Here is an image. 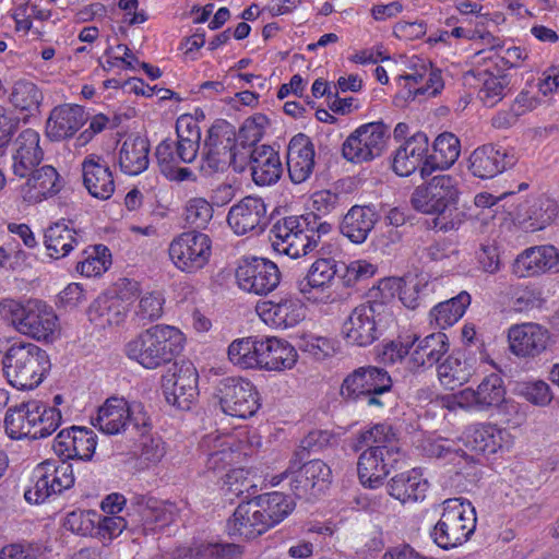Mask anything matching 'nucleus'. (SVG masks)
Returning <instances> with one entry per match:
<instances>
[{"label":"nucleus","mask_w":559,"mask_h":559,"mask_svg":"<svg viewBox=\"0 0 559 559\" xmlns=\"http://www.w3.org/2000/svg\"><path fill=\"white\" fill-rule=\"evenodd\" d=\"M474 364L475 359L468 357L465 350L453 352L438 366L441 383L451 389L466 383L475 371Z\"/></svg>","instance_id":"nucleus-40"},{"label":"nucleus","mask_w":559,"mask_h":559,"mask_svg":"<svg viewBox=\"0 0 559 559\" xmlns=\"http://www.w3.org/2000/svg\"><path fill=\"white\" fill-rule=\"evenodd\" d=\"M266 531L286 519L295 509L294 500L278 491L259 495L253 498Z\"/></svg>","instance_id":"nucleus-39"},{"label":"nucleus","mask_w":559,"mask_h":559,"mask_svg":"<svg viewBox=\"0 0 559 559\" xmlns=\"http://www.w3.org/2000/svg\"><path fill=\"white\" fill-rule=\"evenodd\" d=\"M236 280L242 290L266 295L278 286L281 272L277 265L267 259L243 258L236 270Z\"/></svg>","instance_id":"nucleus-14"},{"label":"nucleus","mask_w":559,"mask_h":559,"mask_svg":"<svg viewBox=\"0 0 559 559\" xmlns=\"http://www.w3.org/2000/svg\"><path fill=\"white\" fill-rule=\"evenodd\" d=\"M386 488L388 493L402 503L415 502L425 498L428 481L413 468L393 476Z\"/></svg>","instance_id":"nucleus-37"},{"label":"nucleus","mask_w":559,"mask_h":559,"mask_svg":"<svg viewBox=\"0 0 559 559\" xmlns=\"http://www.w3.org/2000/svg\"><path fill=\"white\" fill-rule=\"evenodd\" d=\"M261 336L235 340L228 346L229 360L242 369H258Z\"/></svg>","instance_id":"nucleus-47"},{"label":"nucleus","mask_w":559,"mask_h":559,"mask_svg":"<svg viewBox=\"0 0 559 559\" xmlns=\"http://www.w3.org/2000/svg\"><path fill=\"white\" fill-rule=\"evenodd\" d=\"M38 407H41V401L38 400L22 402L19 405L9 407L4 418L7 435L13 440L32 439L34 418H38Z\"/></svg>","instance_id":"nucleus-35"},{"label":"nucleus","mask_w":559,"mask_h":559,"mask_svg":"<svg viewBox=\"0 0 559 559\" xmlns=\"http://www.w3.org/2000/svg\"><path fill=\"white\" fill-rule=\"evenodd\" d=\"M128 403L118 397L108 399L93 419L94 427L106 435L127 433Z\"/></svg>","instance_id":"nucleus-43"},{"label":"nucleus","mask_w":559,"mask_h":559,"mask_svg":"<svg viewBox=\"0 0 559 559\" xmlns=\"http://www.w3.org/2000/svg\"><path fill=\"white\" fill-rule=\"evenodd\" d=\"M36 483L33 489L25 491V499L35 503L44 502L52 493H61L74 484L72 465L67 461L56 463L46 461L36 471Z\"/></svg>","instance_id":"nucleus-16"},{"label":"nucleus","mask_w":559,"mask_h":559,"mask_svg":"<svg viewBox=\"0 0 559 559\" xmlns=\"http://www.w3.org/2000/svg\"><path fill=\"white\" fill-rule=\"evenodd\" d=\"M236 146L237 133L235 127L226 120H216L209 129L203 143L201 173L211 177L218 171H223L228 164H235Z\"/></svg>","instance_id":"nucleus-10"},{"label":"nucleus","mask_w":559,"mask_h":559,"mask_svg":"<svg viewBox=\"0 0 559 559\" xmlns=\"http://www.w3.org/2000/svg\"><path fill=\"white\" fill-rule=\"evenodd\" d=\"M8 382L19 390H33L44 380L51 364L46 350L33 343L15 342L2 358Z\"/></svg>","instance_id":"nucleus-5"},{"label":"nucleus","mask_w":559,"mask_h":559,"mask_svg":"<svg viewBox=\"0 0 559 559\" xmlns=\"http://www.w3.org/2000/svg\"><path fill=\"white\" fill-rule=\"evenodd\" d=\"M469 304V294L461 292L457 296L435 306L430 311V317L440 329H445L463 317Z\"/></svg>","instance_id":"nucleus-46"},{"label":"nucleus","mask_w":559,"mask_h":559,"mask_svg":"<svg viewBox=\"0 0 559 559\" xmlns=\"http://www.w3.org/2000/svg\"><path fill=\"white\" fill-rule=\"evenodd\" d=\"M461 151L460 140L450 132L439 134L429 154L420 168V176L425 178L436 169H448L459 158Z\"/></svg>","instance_id":"nucleus-34"},{"label":"nucleus","mask_w":559,"mask_h":559,"mask_svg":"<svg viewBox=\"0 0 559 559\" xmlns=\"http://www.w3.org/2000/svg\"><path fill=\"white\" fill-rule=\"evenodd\" d=\"M358 442L368 448L381 447L384 450H389V447L400 448L393 427L386 423L377 424L370 429L360 432Z\"/></svg>","instance_id":"nucleus-53"},{"label":"nucleus","mask_w":559,"mask_h":559,"mask_svg":"<svg viewBox=\"0 0 559 559\" xmlns=\"http://www.w3.org/2000/svg\"><path fill=\"white\" fill-rule=\"evenodd\" d=\"M338 274H341V266L335 260L319 258L311 264L307 274L297 281V289L310 299L308 295L313 289H323L329 286Z\"/></svg>","instance_id":"nucleus-42"},{"label":"nucleus","mask_w":559,"mask_h":559,"mask_svg":"<svg viewBox=\"0 0 559 559\" xmlns=\"http://www.w3.org/2000/svg\"><path fill=\"white\" fill-rule=\"evenodd\" d=\"M241 549L235 544H201L186 559H240Z\"/></svg>","instance_id":"nucleus-54"},{"label":"nucleus","mask_w":559,"mask_h":559,"mask_svg":"<svg viewBox=\"0 0 559 559\" xmlns=\"http://www.w3.org/2000/svg\"><path fill=\"white\" fill-rule=\"evenodd\" d=\"M516 160L514 154L510 153L508 148L485 144L475 148L471 154L468 169L475 177L491 179L512 168Z\"/></svg>","instance_id":"nucleus-18"},{"label":"nucleus","mask_w":559,"mask_h":559,"mask_svg":"<svg viewBox=\"0 0 559 559\" xmlns=\"http://www.w3.org/2000/svg\"><path fill=\"white\" fill-rule=\"evenodd\" d=\"M185 215L190 226L203 229L213 217V207L205 199L193 198L187 203Z\"/></svg>","instance_id":"nucleus-61"},{"label":"nucleus","mask_w":559,"mask_h":559,"mask_svg":"<svg viewBox=\"0 0 559 559\" xmlns=\"http://www.w3.org/2000/svg\"><path fill=\"white\" fill-rule=\"evenodd\" d=\"M248 165L255 185L264 187L276 183L282 176L283 166L278 152L272 146L262 144L254 146L249 155Z\"/></svg>","instance_id":"nucleus-27"},{"label":"nucleus","mask_w":559,"mask_h":559,"mask_svg":"<svg viewBox=\"0 0 559 559\" xmlns=\"http://www.w3.org/2000/svg\"><path fill=\"white\" fill-rule=\"evenodd\" d=\"M12 169L15 176L27 177L43 160L44 153L39 146V134L33 129L22 131L14 141Z\"/></svg>","instance_id":"nucleus-28"},{"label":"nucleus","mask_w":559,"mask_h":559,"mask_svg":"<svg viewBox=\"0 0 559 559\" xmlns=\"http://www.w3.org/2000/svg\"><path fill=\"white\" fill-rule=\"evenodd\" d=\"M168 253L178 270L186 273H195L209 262L211 239L202 233H182L170 242Z\"/></svg>","instance_id":"nucleus-13"},{"label":"nucleus","mask_w":559,"mask_h":559,"mask_svg":"<svg viewBox=\"0 0 559 559\" xmlns=\"http://www.w3.org/2000/svg\"><path fill=\"white\" fill-rule=\"evenodd\" d=\"M164 302L165 299L158 292L144 294L139 300L135 311L136 319L143 324L159 319L163 314Z\"/></svg>","instance_id":"nucleus-60"},{"label":"nucleus","mask_w":559,"mask_h":559,"mask_svg":"<svg viewBox=\"0 0 559 559\" xmlns=\"http://www.w3.org/2000/svg\"><path fill=\"white\" fill-rule=\"evenodd\" d=\"M510 350L518 357H535L548 345V330L537 323L512 325L508 331Z\"/></svg>","instance_id":"nucleus-21"},{"label":"nucleus","mask_w":559,"mask_h":559,"mask_svg":"<svg viewBox=\"0 0 559 559\" xmlns=\"http://www.w3.org/2000/svg\"><path fill=\"white\" fill-rule=\"evenodd\" d=\"M305 459L293 456L288 467L271 478L273 486H278L283 481H287L290 491L296 498H305L307 500L317 498L326 489L332 481V471L321 460H310L304 462Z\"/></svg>","instance_id":"nucleus-6"},{"label":"nucleus","mask_w":559,"mask_h":559,"mask_svg":"<svg viewBox=\"0 0 559 559\" xmlns=\"http://www.w3.org/2000/svg\"><path fill=\"white\" fill-rule=\"evenodd\" d=\"M379 219L377 211L368 205H354L343 216L340 230L354 243L366 241Z\"/></svg>","instance_id":"nucleus-32"},{"label":"nucleus","mask_w":559,"mask_h":559,"mask_svg":"<svg viewBox=\"0 0 559 559\" xmlns=\"http://www.w3.org/2000/svg\"><path fill=\"white\" fill-rule=\"evenodd\" d=\"M389 316L383 301L369 300L352 310L342 325V334L347 344L369 346L382 335Z\"/></svg>","instance_id":"nucleus-9"},{"label":"nucleus","mask_w":559,"mask_h":559,"mask_svg":"<svg viewBox=\"0 0 559 559\" xmlns=\"http://www.w3.org/2000/svg\"><path fill=\"white\" fill-rule=\"evenodd\" d=\"M479 75L483 85L478 91V97L487 107L497 105L511 91V79L508 74L495 75L485 71Z\"/></svg>","instance_id":"nucleus-49"},{"label":"nucleus","mask_w":559,"mask_h":559,"mask_svg":"<svg viewBox=\"0 0 559 559\" xmlns=\"http://www.w3.org/2000/svg\"><path fill=\"white\" fill-rule=\"evenodd\" d=\"M25 186L28 188L26 193H31L29 199L41 200L51 197L60 191L61 181L57 170L49 165L35 168L27 176Z\"/></svg>","instance_id":"nucleus-45"},{"label":"nucleus","mask_w":559,"mask_h":559,"mask_svg":"<svg viewBox=\"0 0 559 559\" xmlns=\"http://www.w3.org/2000/svg\"><path fill=\"white\" fill-rule=\"evenodd\" d=\"M269 126L270 120L265 115L255 114L243 121L237 133V141L242 147L258 146L257 143L263 138Z\"/></svg>","instance_id":"nucleus-56"},{"label":"nucleus","mask_w":559,"mask_h":559,"mask_svg":"<svg viewBox=\"0 0 559 559\" xmlns=\"http://www.w3.org/2000/svg\"><path fill=\"white\" fill-rule=\"evenodd\" d=\"M258 369L282 371L292 369L297 361V352L287 341L275 336H261Z\"/></svg>","instance_id":"nucleus-24"},{"label":"nucleus","mask_w":559,"mask_h":559,"mask_svg":"<svg viewBox=\"0 0 559 559\" xmlns=\"http://www.w3.org/2000/svg\"><path fill=\"white\" fill-rule=\"evenodd\" d=\"M3 316L22 334L35 340L48 341L55 333L58 318L50 307L39 300H29L25 305L13 299L1 304Z\"/></svg>","instance_id":"nucleus-8"},{"label":"nucleus","mask_w":559,"mask_h":559,"mask_svg":"<svg viewBox=\"0 0 559 559\" xmlns=\"http://www.w3.org/2000/svg\"><path fill=\"white\" fill-rule=\"evenodd\" d=\"M314 147L310 139L299 133L289 141L287 147V168L294 183L305 182L313 171Z\"/></svg>","instance_id":"nucleus-30"},{"label":"nucleus","mask_w":559,"mask_h":559,"mask_svg":"<svg viewBox=\"0 0 559 559\" xmlns=\"http://www.w3.org/2000/svg\"><path fill=\"white\" fill-rule=\"evenodd\" d=\"M253 499L241 501L227 521V533L235 539H253L266 532Z\"/></svg>","instance_id":"nucleus-31"},{"label":"nucleus","mask_w":559,"mask_h":559,"mask_svg":"<svg viewBox=\"0 0 559 559\" xmlns=\"http://www.w3.org/2000/svg\"><path fill=\"white\" fill-rule=\"evenodd\" d=\"M183 334L170 325L157 324L140 333L126 346L127 356L146 369L170 362L183 348Z\"/></svg>","instance_id":"nucleus-3"},{"label":"nucleus","mask_w":559,"mask_h":559,"mask_svg":"<svg viewBox=\"0 0 559 559\" xmlns=\"http://www.w3.org/2000/svg\"><path fill=\"white\" fill-rule=\"evenodd\" d=\"M38 418H34V428L32 430V439H41L55 432L61 424V413L55 406H48L41 402L38 407Z\"/></svg>","instance_id":"nucleus-57"},{"label":"nucleus","mask_w":559,"mask_h":559,"mask_svg":"<svg viewBox=\"0 0 559 559\" xmlns=\"http://www.w3.org/2000/svg\"><path fill=\"white\" fill-rule=\"evenodd\" d=\"M400 282H402V284H399L400 300L409 309L419 307L431 290L428 281L424 276H406Z\"/></svg>","instance_id":"nucleus-51"},{"label":"nucleus","mask_w":559,"mask_h":559,"mask_svg":"<svg viewBox=\"0 0 559 559\" xmlns=\"http://www.w3.org/2000/svg\"><path fill=\"white\" fill-rule=\"evenodd\" d=\"M460 190L455 178L438 175L417 186L411 195L412 206L423 214L436 215L433 228L449 231L456 229L463 213L457 203Z\"/></svg>","instance_id":"nucleus-2"},{"label":"nucleus","mask_w":559,"mask_h":559,"mask_svg":"<svg viewBox=\"0 0 559 559\" xmlns=\"http://www.w3.org/2000/svg\"><path fill=\"white\" fill-rule=\"evenodd\" d=\"M393 380L381 367L362 366L348 373L340 389L341 396L347 402H362L374 411H381L392 404Z\"/></svg>","instance_id":"nucleus-4"},{"label":"nucleus","mask_w":559,"mask_h":559,"mask_svg":"<svg viewBox=\"0 0 559 559\" xmlns=\"http://www.w3.org/2000/svg\"><path fill=\"white\" fill-rule=\"evenodd\" d=\"M163 394L168 404L176 406L179 409H190L192 403L197 400L199 394H189L182 385L173 381L171 378L162 379Z\"/></svg>","instance_id":"nucleus-64"},{"label":"nucleus","mask_w":559,"mask_h":559,"mask_svg":"<svg viewBox=\"0 0 559 559\" xmlns=\"http://www.w3.org/2000/svg\"><path fill=\"white\" fill-rule=\"evenodd\" d=\"M257 310L266 324L277 329L293 328L305 318V308L296 298L263 301L258 305Z\"/></svg>","instance_id":"nucleus-26"},{"label":"nucleus","mask_w":559,"mask_h":559,"mask_svg":"<svg viewBox=\"0 0 559 559\" xmlns=\"http://www.w3.org/2000/svg\"><path fill=\"white\" fill-rule=\"evenodd\" d=\"M150 142L141 135H129L118 153L120 170L129 176H138L145 171L150 164Z\"/></svg>","instance_id":"nucleus-33"},{"label":"nucleus","mask_w":559,"mask_h":559,"mask_svg":"<svg viewBox=\"0 0 559 559\" xmlns=\"http://www.w3.org/2000/svg\"><path fill=\"white\" fill-rule=\"evenodd\" d=\"M127 313V305L118 295H99L88 308L90 321L100 328L120 324Z\"/></svg>","instance_id":"nucleus-41"},{"label":"nucleus","mask_w":559,"mask_h":559,"mask_svg":"<svg viewBox=\"0 0 559 559\" xmlns=\"http://www.w3.org/2000/svg\"><path fill=\"white\" fill-rule=\"evenodd\" d=\"M429 141L424 132H417L395 151L392 169L401 177H407L424 166L428 156Z\"/></svg>","instance_id":"nucleus-22"},{"label":"nucleus","mask_w":559,"mask_h":559,"mask_svg":"<svg viewBox=\"0 0 559 559\" xmlns=\"http://www.w3.org/2000/svg\"><path fill=\"white\" fill-rule=\"evenodd\" d=\"M475 528L476 514L472 503L454 498L443 502V512L430 535L436 545L448 550L465 543Z\"/></svg>","instance_id":"nucleus-7"},{"label":"nucleus","mask_w":559,"mask_h":559,"mask_svg":"<svg viewBox=\"0 0 559 559\" xmlns=\"http://www.w3.org/2000/svg\"><path fill=\"white\" fill-rule=\"evenodd\" d=\"M171 378L177 384L182 385L189 394H199L198 380L199 374L197 368L191 361L182 360L175 362L162 379Z\"/></svg>","instance_id":"nucleus-58"},{"label":"nucleus","mask_w":559,"mask_h":559,"mask_svg":"<svg viewBox=\"0 0 559 559\" xmlns=\"http://www.w3.org/2000/svg\"><path fill=\"white\" fill-rule=\"evenodd\" d=\"M41 100V92L28 81L16 82L10 95V102L15 108L29 114L38 111Z\"/></svg>","instance_id":"nucleus-52"},{"label":"nucleus","mask_w":559,"mask_h":559,"mask_svg":"<svg viewBox=\"0 0 559 559\" xmlns=\"http://www.w3.org/2000/svg\"><path fill=\"white\" fill-rule=\"evenodd\" d=\"M222 489L229 500L237 497L242 501L252 500L258 491L257 485L249 478V472L245 468L230 469L223 478Z\"/></svg>","instance_id":"nucleus-48"},{"label":"nucleus","mask_w":559,"mask_h":559,"mask_svg":"<svg viewBox=\"0 0 559 559\" xmlns=\"http://www.w3.org/2000/svg\"><path fill=\"white\" fill-rule=\"evenodd\" d=\"M192 142H185L181 145L175 143L173 139L163 140L155 148V157L160 173H165L180 164H190L197 157Z\"/></svg>","instance_id":"nucleus-44"},{"label":"nucleus","mask_w":559,"mask_h":559,"mask_svg":"<svg viewBox=\"0 0 559 559\" xmlns=\"http://www.w3.org/2000/svg\"><path fill=\"white\" fill-rule=\"evenodd\" d=\"M510 435L491 424H478L468 427L463 435L467 450L477 454H493L509 442Z\"/></svg>","instance_id":"nucleus-29"},{"label":"nucleus","mask_w":559,"mask_h":559,"mask_svg":"<svg viewBox=\"0 0 559 559\" xmlns=\"http://www.w3.org/2000/svg\"><path fill=\"white\" fill-rule=\"evenodd\" d=\"M335 440L334 435L328 430H313L310 431L301 441L297 451L293 456L297 459H306L310 453H316L326 447L331 445Z\"/></svg>","instance_id":"nucleus-63"},{"label":"nucleus","mask_w":559,"mask_h":559,"mask_svg":"<svg viewBox=\"0 0 559 559\" xmlns=\"http://www.w3.org/2000/svg\"><path fill=\"white\" fill-rule=\"evenodd\" d=\"M99 514L94 510H74L67 514L64 528L82 536H94Z\"/></svg>","instance_id":"nucleus-55"},{"label":"nucleus","mask_w":559,"mask_h":559,"mask_svg":"<svg viewBox=\"0 0 559 559\" xmlns=\"http://www.w3.org/2000/svg\"><path fill=\"white\" fill-rule=\"evenodd\" d=\"M332 231V225L318 214L287 216L277 221L272 229L274 250L293 259L310 253H323V238Z\"/></svg>","instance_id":"nucleus-1"},{"label":"nucleus","mask_w":559,"mask_h":559,"mask_svg":"<svg viewBox=\"0 0 559 559\" xmlns=\"http://www.w3.org/2000/svg\"><path fill=\"white\" fill-rule=\"evenodd\" d=\"M131 503L136 508L143 525L164 527L170 524L176 516L175 506L169 502L157 500L151 496L136 495Z\"/></svg>","instance_id":"nucleus-38"},{"label":"nucleus","mask_w":559,"mask_h":559,"mask_svg":"<svg viewBox=\"0 0 559 559\" xmlns=\"http://www.w3.org/2000/svg\"><path fill=\"white\" fill-rule=\"evenodd\" d=\"M201 445L210 450L205 463L209 471H222L234 461V451L228 445L226 438L223 440L219 436L210 435L203 438Z\"/></svg>","instance_id":"nucleus-50"},{"label":"nucleus","mask_w":559,"mask_h":559,"mask_svg":"<svg viewBox=\"0 0 559 559\" xmlns=\"http://www.w3.org/2000/svg\"><path fill=\"white\" fill-rule=\"evenodd\" d=\"M540 250H536L535 248L526 249L515 259L513 263V273L518 277H530L537 275L539 273H544L545 270L542 269V258Z\"/></svg>","instance_id":"nucleus-62"},{"label":"nucleus","mask_w":559,"mask_h":559,"mask_svg":"<svg viewBox=\"0 0 559 559\" xmlns=\"http://www.w3.org/2000/svg\"><path fill=\"white\" fill-rule=\"evenodd\" d=\"M84 108L64 104L55 107L46 122V134L52 141L71 138L86 122Z\"/></svg>","instance_id":"nucleus-25"},{"label":"nucleus","mask_w":559,"mask_h":559,"mask_svg":"<svg viewBox=\"0 0 559 559\" xmlns=\"http://www.w3.org/2000/svg\"><path fill=\"white\" fill-rule=\"evenodd\" d=\"M227 223L237 235H260L270 223L264 201L251 195L243 198L230 207Z\"/></svg>","instance_id":"nucleus-17"},{"label":"nucleus","mask_w":559,"mask_h":559,"mask_svg":"<svg viewBox=\"0 0 559 559\" xmlns=\"http://www.w3.org/2000/svg\"><path fill=\"white\" fill-rule=\"evenodd\" d=\"M216 396L222 411L229 416L248 418L260 408L255 386L243 378L228 377L221 380L216 386Z\"/></svg>","instance_id":"nucleus-12"},{"label":"nucleus","mask_w":559,"mask_h":559,"mask_svg":"<svg viewBox=\"0 0 559 559\" xmlns=\"http://www.w3.org/2000/svg\"><path fill=\"white\" fill-rule=\"evenodd\" d=\"M404 460V453L400 448L381 447L367 448L358 459L357 473L360 483L369 488H377L382 480L395 469Z\"/></svg>","instance_id":"nucleus-15"},{"label":"nucleus","mask_w":559,"mask_h":559,"mask_svg":"<svg viewBox=\"0 0 559 559\" xmlns=\"http://www.w3.org/2000/svg\"><path fill=\"white\" fill-rule=\"evenodd\" d=\"M457 405L462 408L487 411L498 407L506 399V388L502 378L491 373L483 379L476 390L471 388L460 391L455 395Z\"/></svg>","instance_id":"nucleus-19"},{"label":"nucleus","mask_w":559,"mask_h":559,"mask_svg":"<svg viewBox=\"0 0 559 559\" xmlns=\"http://www.w3.org/2000/svg\"><path fill=\"white\" fill-rule=\"evenodd\" d=\"M389 138V127L382 121L361 124L343 143L342 155L355 164L370 162L382 155Z\"/></svg>","instance_id":"nucleus-11"},{"label":"nucleus","mask_w":559,"mask_h":559,"mask_svg":"<svg viewBox=\"0 0 559 559\" xmlns=\"http://www.w3.org/2000/svg\"><path fill=\"white\" fill-rule=\"evenodd\" d=\"M83 186L91 197L106 201L116 189L112 171L104 157L91 154L82 162Z\"/></svg>","instance_id":"nucleus-20"},{"label":"nucleus","mask_w":559,"mask_h":559,"mask_svg":"<svg viewBox=\"0 0 559 559\" xmlns=\"http://www.w3.org/2000/svg\"><path fill=\"white\" fill-rule=\"evenodd\" d=\"M407 368L416 371L419 368H430L449 350L448 336L442 332L431 333L424 338L414 337Z\"/></svg>","instance_id":"nucleus-23"},{"label":"nucleus","mask_w":559,"mask_h":559,"mask_svg":"<svg viewBox=\"0 0 559 559\" xmlns=\"http://www.w3.org/2000/svg\"><path fill=\"white\" fill-rule=\"evenodd\" d=\"M44 238L48 255L52 259L69 255L80 242L73 222L66 219H60L47 227Z\"/></svg>","instance_id":"nucleus-36"},{"label":"nucleus","mask_w":559,"mask_h":559,"mask_svg":"<svg viewBox=\"0 0 559 559\" xmlns=\"http://www.w3.org/2000/svg\"><path fill=\"white\" fill-rule=\"evenodd\" d=\"M73 432V459L91 461L96 449V435L93 430L72 426Z\"/></svg>","instance_id":"nucleus-59"}]
</instances>
